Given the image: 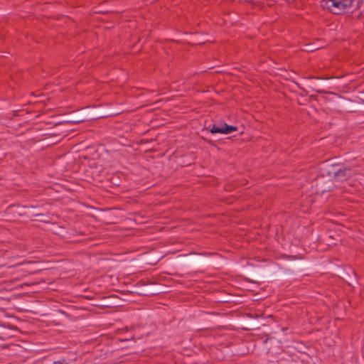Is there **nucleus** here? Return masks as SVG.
Returning <instances> with one entry per match:
<instances>
[{"label":"nucleus","mask_w":364,"mask_h":364,"mask_svg":"<svg viewBox=\"0 0 364 364\" xmlns=\"http://www.w3.org/2000/svg\"><path fill=\"white\" fill-rule=\"evenodd\" d=\"M237 130V127L232 125H228L226 123L220 124V125L213 124L210 129V133L215 134H230L232 132Z\"/></svg>","instance_id":"2"},{"label":"nucleus","mask_w":364,"mask_h":364,"mask_svg":"<svg viewBox=\"0 0 364 364\" xmlns=\"http://www.w3.org/2000/svg\"><path fill=\"white\" fill-rule=\"evenodd\" d=\"M330 190H331V187L329 186V187L328 188V189H323V190H321V192H322V193H323V192H325V191H330Z\"/></svg>","instance_id":"6"},{"label":"nucleus","mask_w":364,"mask_h":364,"mask_svg":"<svg viewBox=\"0 0 364 364\" xmlns=\"http://www.w3.org/2000/svg\"><path fill=\"white\" fill-rule=\"evenodd\" d=\"M333 175L337 180L343 181L351 176V169L346 167L339 168L338 170L334 171Z\"/></svg>","instance_id":"3"},{"label":"nucleus","mask_w":364,"mask_h":364,"mask_svg":"<svg viewBox=\"0 0 364 364\" xmlns=\"http://www.w3.org/2000/svg\"><path fill=\"white\" fill-rule=\"evenodd\" d=\"M321 6L323 9L328 10L333 14L341 15L343 14L338 0H322Z\"/></svg>","instance_id":"1"},{"label":"nucleus","mask_w":364,"mask_h":364,"mask_svg":"<svg viewBox=\"0 0 364 364\" xmlns=\"http://www.w3.org/2000/svg\"><path fill=\"white\" fill-rule=\"evenodd\" d=\"M355 20L361 21L364 18V14L363 11L360 12L355 18Z\"/></svg>","instance_id":"5"},{"label":"nucleus","mask_w":364,"mask_h":364,"mask_svg":"<svg viewBox=\"0 0 364 364\" xmlns=\"http://www.w3.org/2000/svg\"><path fill=\"white\" fill-rule=\"evenodd\" d=\"M338 1L341 4L343 13H345L346 9L353 6L354 0H338Z\"/></svg>","instance_id":"4"},{"label":"nucleus","mask_w":364,"mask_h":364,"mask_svg":"<svg viewBox=\"0 0 364 364\" xmlns=\"http://www.w3.org/2000/svg\"><path fill=\"white\" fill-rule=\"evenodd\" d=\"M318 92H319V93H326V92L323 91V90H321H321H318Z\"/></svg>","instance_id":"7"}]
</instances>
